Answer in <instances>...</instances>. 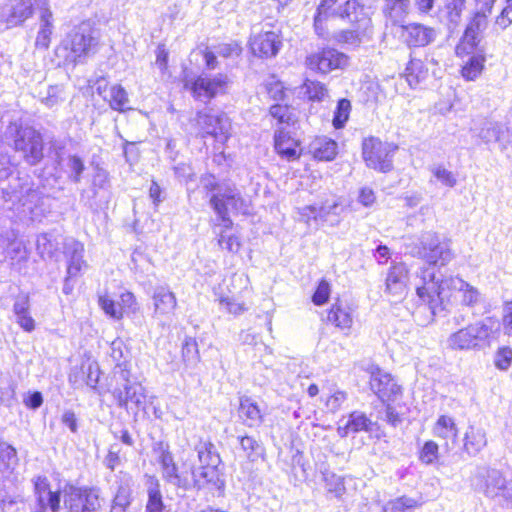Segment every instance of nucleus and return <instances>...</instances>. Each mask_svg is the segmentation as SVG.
I'll use <instances>...</instances> for the list:
<instances>
[{
    "label": "nucleus",
    "mask_w": 512,
    "mask_h": 512,
    "mask_svg": "<svg viewBox=\"0 0 512 512\" xmlns=\"http://www.w3.org/2000/svg\"><path fill=\"white\" fill-rule=\"evenodd\" d=\"M421 250L419 254L427 260L431 267L423 271V285L416 288L417 294L420 298L426 296L430 298L431 303L437 301L443 305L445 296L443 295L447 282L442 278V274L437 276L436 266L441 261L439 269L445 268L444 259L442 258V249L440 248L439 240L432 234H427L421 241Z\"/></svg>",
    "instance_id": "1"
},
{
    "label": "nucleus",
    "mask_w": 512,
    "mask_h": 512,
    "mask_svg": "<svg viewBox=\"0 0 512 512\" xmlns=\"http://www.w3.org/2000/svg\"><path fill=\"white\" fill-rule=\"evenodd\" d=\"M339 0H320L313 21L314 31L320 38H326L329 34L327 20L334 16L346 20L357 29L361 26L370 27L372 20L365 7L357 0H346L339 10L336 7Z\"/></svg>",
    "instance_id": "2"
},
{
    "label": "nucleus",
    "mask_w": 512,
    "mask_h": 512,
    "mask_svg": "<svg viewBox=\"0 0 512 512\" xmlns=\"http://www.w3.org/2000/svg\"><path fill=\"white\" fill-rule=\"evenodd\" d=\"M475 490L503 508L512 509V476L501 470L481 466L472 477Z\"/></svg>",
    "instance_id": "3"
},
{
    "label": "nucleus",
    "mask_w": 512,
    "mask_h": 512,
    "mask_svg": "<svg viewBox=\"0 0 512 512\" xmlns=\"http://www.w3.org/2000/svg\"><path fill=\"white\" fill-rule=\"evenodd\" d=\"M188 69L180 78L184 90L188 91L196 101H209L218 95L226 94L231 83L228 75L219 73L214 76L197 75L191 77Z\"/></svg>",
    "instance_id": "4"
},
{
    "label": "nucleus",
    "mask_w": 512,
    "mask_h": 512,
    "mask_svg": "<svg viewBox=\"0 0 512 512\" xmlns=\"http://www.w3.org/2000/svg\"><path fill=\"white\" fill-rule=\"evenodd\" d=\"M209 203L225 228H230L233 224L229 211L248 213V203L235 186H221L216 193L212 194Z\"/></svg>",
    "instance_id": "5"
},
{
    "label": "nucleus",
    "mask_w": 512,
    "mask_h": 512,
    "mask_svg": "<svg viewBox=\"0 0 512 512\" xmlns=\"http://www.w3.org/2000/svg\"><path fill=\"white\" fill-rule=\"evenodd\" d=\"M62 493L67 512H97L102 506L101 490L98 487L66 484Z\"/></svg>",
    "instance_id": "6"
},
{
    "label": "nucleus",
    "mask_w": 512,
    "mask_h": 512,
    "mask_svg": "<svg viewBox=\"0 0 512 512\" xmlns=\"http://www.w3.org/2000/svg\"><path fill=\"white\" fill-rule=\"evenodd\" d=\"M350 57L334 47L323 46L306 55L304 65L307 70L317 75H327L348 67Z\"/></svg>",
    "instance_id": "7"
},
{
    "label": "nucleus",
    "mask_w": 512,
    "mask_h": 512,
    "mask_svg": "<svg viewBox=\"0 0 512 512\" xmlns=\"http://www.w3.org/2000/svg\"><path fill=\"white\" fill-rule=\"evenodd\" d=\"M2 198L10 204L9 208L31 213L33 205L40 199V193L27 179L16 177L12 178L7 186L2 187Z\"/></svg>",
    "instance_id": "8"
},
{
    "label": "nucleus",
    "mask_w": 512,
    "mask_h": 512,
    "mask_svg": "<svg viewBox=\"0 0 512 512\" xmlns=\"http://www.w3.org/2000/svg\"><path fill=\"white\" fill-rule=\"evenodd\" d=\"M187 484L181 485L180 489L187 491L191 489H208L211 492H223L225 481L219 470V466L194 467L187 466L184 474Z\"/></svg>",
    "instance_id": "9"
},
{
    "label": "nucleus",
    "mask_w": 512,
    "mask_h": 512,
    "mask_svg": "<svg viewBox=\"0 0 512 512\" xmlns=\"http://www.w3.org/2000/svg\"><path fill=\"white\" fill-rule=\"evenodd\" d=\"M498 329V321L488 317L453 334L450 338V345L459 349L476 347L481 342L486 341Z\"/></svg>",
    "instance_id": "10"
},
{
    "label": "nucleus",
    "mask_w": 512,
    "mask_h": 512,
    "mask_svg": "<svg viewBox=\"0 0 512 512\" xmlns=\"http://www.w3.org/2000/svg\"><path fill=\"white\" fill-rule=\"evenodd\" d=\"M397 149L393 143L367 138L363 142V158L368 167L385 173L393 168L392 158Z\"/></svg>",
    "instance_id": "11"
},
{
    "label": "nucleus",
    "mask_w": 512,
    "mask_h": 512,
    "mask_svg": "<svg viewBox=\"0 0 512 512\" xmlns=\"http://www.w3.org/2000/svg\"><path fill=\"white\" fill-rule=\"evenodd\" d=\"M129 375L130 373L127 369L121 371L120 378L123 380V384L115 387L112 393L119 407L128 409L129 404H131V409L134 406L135 413H137L140 409H144L145 389L139 383L130 382Z\"/></svg>",
    "instance_id": "12"
},
{
    "label": "nucleus",
    "mask_w": 512,
    "mask_h": 512,
    "mask_svg": "<svg viewBox=\"0 0 512 512\" xmlns=\"http://www.w3.org/2000/svg\"><path fill=\"white\" fill-rule=\"evenodd\" d=\"M283 39L280 31L261 30L252 34L248 41L251 54L260 59L275 57L280 51Z\"/></svg>",
    "instance_id": "13"
},
{
    "label": "nucleus",
    "mask_w": 512,
    "mask_h": 512,
    "mask_svg": "<svg viewBox=\"0 0 512 512\" xmlns=\"http://www.w3.org/2000/svg\"><path fill=\"white\" fill-rule=\"evenodd\" d=\"M35 503L33 512H60L62 490L53 491L46 477L38 476L34 480Z\"/></svg>",
    "instance_id": "14"
},
{
    "label": "nucleus",
    "mask_w": 512,
    "mask_h": 512,
    "mask_svg": "<svg viewBox=\"0 0 512 512\" xmlns=\"http://www.w3.org/2000/svg\"><path fill=\"white\" fill-rule=\"evenodd\" d=\"M133 485L134 480L129 473L119 471L115 475V482L112 487L113 497L109 512H127L133 502Z\"/></svg>",
    "instance_id": "15"
},
{
    "label": "nucleus",
    "mask_w": 512,
    "mask_h": 512,
    "mask_svg": "<svg viewBox=\"0 0 512 512\" xmlns=\"http://www.w3.org/2000/svg\"><path fill=\"white\" fill-rule=\"evenodd\" d=\"M370 388L382 402H395L402 394L400 385L391 374L378 367L371 372Z\"/></svg>",
    "instance_id": "16"
},
{
    "label": "nucleus",
    "mask_w": 512,
    "mask_h": 512,
    "mask_svg": "<svg viewBox=\"0 0 512 512\" xmlns=\"http://www.w3.org/2000/svg\"><path fill=\"white\" fill-rule=\"evenodd\" d=\"M14 142L16 150L22 151L31 165L42 159L43 143L38 130H16Z\"/></svg>",
    "instance_id": "17"
},
{
    "label": "nucleus",
    "mask_w": 512,
    "mask_h": 512,
    "mask_svg": "<svg viewBox=\"0 0 512 512\" xmlns=\"http://www.w3.org/2000/svg\"><path fill=\"white\" fill-rule=\"evenodd\" d=\"M481 19L470 21L461 37L459 43L455 47L457 57L461 59L475 56L478 53H485L484 49L479 47L480 32L485 29L481 26Z\"/></svg>",
    "instance_id": "18"
},
{
    "label": "nucleus",
    "mask_w": 512,
    "mask_h": 512,
    "mask_svg": "<svg viewBox=\"0 0 512 512\" xmlns=\"http://www.w3.org/2000/svg\"><path fill=\"white\" fill-rule=\"evenodd\" d=\"M157 460L161 466L162 477L170 485L180 488L181 485L187 484L184 474L187 466L184 465L181 470L177 467L172 453L169 451L168 445L160 443L158 445Z\"/></svg>",
    "instance_id": "19"
},
{
    "label": "nucleus",
    "mask_w": 512,
    "mask_h": 512,
    "mask_svg": "<svg viewBox=\"0 0 512 512\" xmlns=\"http://www.w3.org/2000/svg\"><path fill=\"white\" fill-rule=\"evenodd\" d=\"M399 37L408 47L420 48L429 45L435 36L431 27L420 23H407L399 25Z\"/></svg>",
    "instance_id": "20"
},
{
    "label": "nucleus",
    "mask_w": 512,
    "mask_h": 512,
    "mask_svg": "<svg viewBox=\"0 0 512 512\" xmlns=\"http://www.w3.org/2000/svg\"><path fill=\"white\" fill-rule=\"evenodd\" d=\"M109 189L110 181L108 173L98 168L92 179L91 194L83 190L80 195V201L84 202L91 210H97L99 206L95 203L94 199L100 196L107 201L109 198Z\"/></svg>",
    "instance_id": "21"
},
{
    "label": "nucleus",
    "mask_w": 512,
    "mask_h": 512,
    "mask_svg": "<svg viewBox=\"0 0 512 512\" xmlns=\"http://www.w3.org/2000/svg\"><path fill=\"white\" fill-rule=\"evenodd\" d=\"M97 92L114 110L124 111L129 103L127 92L120 84L99 81Z\"/></svg>",
    "instance_id": "22"
},
{
    "label": "nucleus",
    "mask_w": 512,
    "mask_h": 512,
    "mask_svg": "<svg viewBox=\"0 0 512 512\" xmlns=\"http://www.w3.org/2000/svg\"><path fill=\"white\" fill-rule=\"evenodd\" d=\"M64 255L67 260V274L69 277H78L82 269L87 267L83 259L84 245L75 239H68L64 244Z\"/></svg>",
    "instance_id": "23"
},
{
    "label": "nucleus",
    "mask_w": 512,
    "mask_h": 512,
    "mask_svg": "<svg viewBox=\"0 0 512 512\" xmlns=\"http://www.w3.org/2000/svg\"><path fill=\"white\" fill-rule=\"evenodd\" d=\"M450 297L465 306H475L481 301L480 292L461 278H450Z\"/></svg>",
    "instance_id": "24"
},
{
    "label": "nucleus",
    "mask_w": 512,
    "mask_h": 512,
    "mask_svg": "<svg viewBox=\"0 0 512 512\" xmlns=\"http://www.w3.org/2000/svg\"><path fill=\"white\" fill-rule=\"evenodd\" d=\"M274 142L277 153L288 161L298 159L301 155L300 142L291 135L290 130H278Z\"/></svg>",
    "instance_id": "25"
},
{
    "label": "nucleus",
    "mask_w": 512,
    "mask_h": 512,
    "mask_svg": "<svg viewBox=\"0 0 512 512\" xmlns=\"http://www.w3.org/2000/svg\"><path fill=\"white\" fill-rule=\"evenodd\" d=\"M268 114L271 123L280 128L294 126L299 121L298 110L289 104L275 103L269 107Z\"/></svg>",
    "instance_id": "26"
},
{
    "label": "nucleus",
    "mask_w": 512,
    "mask_h": 512,
    "mask_svg": "<svg viewBox=\"0 0 512 512\" xmlns=\"http://www.w3.org/2000/svg\"><path fill=\"white\" fill-rule=\"evenodd\" d=\"M144 487L147 493L145 512H163L165 505L159 479L154 475H144Z\"/></svg>",
    "instance_id": "27"
},
{
    "label": "nucleus",
    "mask_w": 512,
    "mask_h": 512,
    "mask_svg": "<svg viewBox=\"0 0 512 512\" xmlns=\"http://www.w3.org/2000/svg\"><path fill=\"white\" fill-rule=\"evenodd\" d=\"M94 39L90 34L80 31H73L68 34L65 49L69 50L76 60L85 57L91 51Z\"/></svg>",
    "instance_id": "28"
},
{
    "label": "nucleus",
    "mask_w": 512,
    "mask_h": 512,
    "mask_svg": "<svg viewBox=\"0 0 512 512\" xmlns=\"http://www.w3.org/2000/svg\"><path fill=\"white\" fill-rule=\"evenodd\" d=\"M154 314L156 317L169 316L173 313L177 301L175 294L166 286L156 287L153 294Z\"/></svg>",
    "instance_id": "29"
},
{
    "label": "nucleus",
    "mask_w": 512,
    "mask_h": 512,
    "mask_svg": "<svg viewBox=\"0 0 512 512\" xmlns=\"http://www.w3.org/2000/svg\"><path fill=\"white\" fill-rule=\"evenodd\" d=\"M16 323L26 332L35 329V320L30 315V298L28 294H19L13 304Z\"/></svg>",
    "instance_id": "30"
},
{
    "label": "nucleus",
    "mask_w": 512,
    "mask_h": 512,
    "mask_svg": "<svg viewBox=\"0 0 512 512\" xmlns=\"http://www.w3.org/2000/svg\"><path fill=\"white\" fill-rule=\"evenodd\" d=\"M372 421L363 413L359 411L352 412L344 424H340L337 428V434L344 438L350 433H358L361 431H369L371 429Z\"/></svg>",
    "instance_id": "31"
},
{
    "label": "nucleus",
    "mask_w": 512,
    "mask_h": 512,
    "mask_svg": "<svg viewBox=\"0 0 512 512\" xmlns=\"http://www.w3.org/2000/svg\"><path fill=\"white\" fill-rule=\"evenodd\" d=\"M337 143L326 137H317L309 144V152L319 161H332L337 155Z\"/></svg>",
    "instance_id": "32"
},
{
    "label": "nucleus",
    "mask_w": 512,
    "mask_h": 512,
    "mask_svg": "<svg viewBox=\"0 0 512 512\" xmlns=\"http://www.w3.org/2000/svg\"><path fill=\"white\" fill-rule=\"evenodd\" d=\"M239 417L248 427H258L263 421V415L257 403L249 397L240 399Z\"/></svg>",
    "instance_id": "33"
},
{
    "label": "nucleus",
    "mask_w": 512,
    "mask_h": 512,
    "mask_svg": "<svg viewBox=\"0 0 512 512\" xmlns=\"http://www.w3.org/2000/svg\"><path fill=\"white\" fill-rule=\"evenodd\" d=\"M407 280V268L403 263L394 264L386 279V290L393 295L404 292Z\"/></svg>",
    "instance_id": "34"
},
{
    "label": "nucleus",
    "mask_w": 512,
    "mask_h": 512,
    "mask_svg": "<svg viewBox=\"0 0 512 512\" xmlns=\"http://www.w3.org/2000/svg\"><path fill=\"white\" fill-rule=\"evenodd\" d=\"M463 64L461 66L460 74L466 81H475L480 77L486 62L485 53H478L475 56L462 59Z\"/></svg>",
    "instance_id": "35"
},
{
    "label": "nucleus",
    "mask_w": 512,
    "mask_h": 512,
    "mask_svg": "<svg viewBox=\"0 0 512 512\" xmlns=\"http://www.w3.org/2000/svg\"><path fill=\"white\" fill-rule=\"evenodd\" d=\"M34 14V5L32 0H18L6 18L8 27H16L22 25L27 19Z\"/></svg>",
    "instance_id": "36"
},
{
    "label": "nucleus",
    "mask_w": 512,
    "mask_h": 512,
    "mask_svg": "<svg viewBox=\"0 0 512 512\" xmlns=\"http://www.w3.org/2000/svg\"><path fill=\"white\" fill-rule=\"evenodd\" d=\"M262 86L269 101H284L288 98L291 91V89L276 75H271Z\"/></svg>",
    "instance_id": "37"
},
{
    "label": "nucleus",
    "mask_w": 512,
    "mask_h": 512,
    "mask_svg": "<svg viewBox=\"0 0 512 512\" xmlns=\"http://www.w3.org/2000/svg\"><path fill=\"white\" fill-rule=\"evenodd\" d=\"M304 97L310 102H322L328 96L326 84L319 80L306 78L301 84Z\"/></svg>",
    "instance_id": "38"
},
{
    "label": "nucleus",
    "mask_w": 512,
    "mask_h": 512,
    "mask_svg": "<svg viewBox=\"0 0 512 512\" xmlns=\"http://www.w3.org/2000/svg\"><path fill=\"white\" fill-rule=\"evenodd\" d=\"M404 76L411 87H416L428 77V69L420 59H411L407 63Z\"/></svg>",
    "instance_id": "39"
},
{
    "label": "nucleus",
    "mask_w": 512,
    "mask_h": 512,
    "mask_svg": "<svg viewBox=\"0 0 512 512\" xmlns=\"http://www.w3.org/2000/svg\"><path fill=\"white\" fill-rule=\"evenodd\" d=\"M486 444V434L482 429L470 427L465 433L463 447L469 455H476Z\"/></svg>",
    "instance_id": "40"
},
{
    "label": "nucleus",
    "mask_w": 512,
    "mask_h": 512,
    "mask_svg": "<svg viewBox=\"0 0 512 512\" xmlns=\"http://www.w3.org/2000/svg\"><path fill=\"white\" fill-rule=\"evenodd\" d=\"M41 20L43 24L37 33L35 47L39 50H47L50 46L53 33L52 12L47 10L42 14Z\"/></svg>",
    "instance_id": "41"
},
{
    "label": "nucleus",
    "mask_w": 512,
    "mask_h": 512,
    "mask_svg": "<svg viewBox=\"0 0 512 512\" xmlns=\"http://www.w3.org/2000/svg\"><path fill=\"white\" fill-rule=\"evenodd\" d=\"M200 467L219 466L221 458L211 442H201L196 446Z\"/></svg>",
    "instance_id": "42"
},
{
    "label": "nucleus",
    "mask_w": 512,
    "mask_h": 512,
    "mask_svg": "<svg viewBox=\"0 0 512 512\" xmlns=\"http://www.w3.org/2000/svg\"><path fill=\"white\" fill-rule=\"evenodd\" d=\"M17 464L16 449L6 442H0V472L11 473Z\"/></svg>",
    "instance_id": "43"
},
{
    "label": "nucleus",
    "mask_w": 512,
    "mask_h": 512,
    "mask_svg": "<svg viewBox=\"0 0 512 512\" xmlns=\"http://www.w3.org/2000/svg\"><path fill=\"white\" fill-rule=\"evenodd\" d=\"M327 320L342 330H349L353 323L350 312L337 304L329 310Z\"/></svg>",
    "instance_id": "44"
},
{
    "label": "nucleus",
    "mask_w": 512,
    "mask_h": 512,
    "mask_svg": "<svg viewBox=\"0 0 512 512\" xmlns=\"http://www.w3.org/2000/svg\"><path fill=\"white\" fill-rule=\"evenodd\" d=\"M338 207L339 205L337 203L325 204L321 207L308 205L302 208L301 215L302 217L306 218L307 221L311 219H326V217L331 213L338 214Z\"/></svg>",
    "instance_id": "45"
},
{
    "label": "nucleus",
    "mask_w": 512,
    "mask_h": 512,
    "mask_svg": "<svg viewBox=\"0 0 512 512\" xmlns=\"http://www.w3.org/2000/svg\"><path fill=\"white\" fill-rule=\"evenodd\" d=\"M242 450L245 452L246 457L255 462L264 455V447L262 444L251 436L238 437Z\"/></svg>",
    "instance_id": "46"
},
{
    "label": "nucleus",
    "mask_w": 512,
    "mask_h": 512,
    "mask_svg": "<svg viewBox=\"0 0 512 512\" xmlns=\"http://www.w3.org/2000/svg\"><path fill=\"white\" fill-rule=\"evenodd\" d=\"M417 504L418 503L415 499L407 496H401L383 504L382 512H411Z\"/></svg>",
    "instance_id": "47"
},
{
    "label": "nucleus",
    "mask_w": 512,
    "mask_h": 512,
    "mask_svg": "<svg viewBox=\"0 0 512 512\" xmlns=\"http://www.w3.org/2000/svg\"><path fill=\"white\" fill-rule=\"evenodd\" d=\"M352 105L349 99L341 98L337 101L335 110L333 112L332 124L334 128H343L347 123Z\"/></svg>",
    "instance_id": "48"
},
{
    "label": "nucleus",
    "mask_w": 512,
    "mask_h": 512,
    "mask_svg": "<svg viewBox=\"0 0 512 512\" xmlns=\"http://www.w3.org/2000/svg\"><path fill=\"white\" fill-rule=\"evenodd\" d=\"M84 170L85 164L81 157L78 155H69L66 158L65 171L72 182L79 183L82 179V173Z\"/></svg>",
    "instance_id": "49"
},
{
    "label": "nucleus",
    "mask_w": 512,
    "mask_h": 512,
    "mask_svg": "<svg viewBox=\"0 0 512 512\" xmlns=\"http://www.w3.org/2000/svg\"><path fill=\"white\" fill-rule=\"evenodd\" d=\"M36 249L42 258H51L58 249V244L50 233H42L37 236Z\"/></svg>",
    "instance_id": "50"
},
{
    "label": "nucleus",
    "mask_w": 512,
    "mask_h": 512,
    "mask_svg": "<svg viewBox=\"0 0 512 512\" xmlns=\"http://www.w3.org/2000/svg\"><path fill=\"white\" fill-rule=\"evenodd\" d=\"M191 54H197L202 57L204 65L207 69L213 70L218 66V60L216 52L206 43L198 44L192 51Z\"/></svg>",
    "instance_id": "51"
},
{
    "label": "nucleus",
    "mask_w": 512,
    "mask_h": 512,
    "mask_svg": "<svg viewBox=\"0 0 512 512\" xmlns=\"http://www.w3.org/2000/svg\"><path fill=\"white\" fill-rule=\"evenodd\" d=\"M182 357L188 366L196 365L200 360L198 344L192 337H187L182 346Z\"/></svg>",
    "instance_id": "52"
},
{
    "label": "nucleus",
    "mask_w": 512,
    "mask_h": 512,
    "mask_svg": "<svg viewBox=\"0 0 512 512\" xmlns=\"http://www.w3.org/2000/svg\"><path fill=\"white\" fill-rule=\"evenodd\" d=\"M496 0H476V12L470 21H476L480 18L481 26H487V16L491 14L492 8Z\"/></svg>",
    "instance_id": "53"
},
{
    "label": "nucleus",
    "mask_w": 512,
    "mask_h": 512,
    "mask_svg": "<svg viewBox=\"0 0 512 512\" xmlns=\"http://www.w3.org/2000/svg\"><path fill=\"white\" fill-rule=\"evenodd\" d=\"M110 356L113 361L116 363V368L120 369V372L123 369H127L125 356H124V344L122 340L115 339L112 341L110 346Z\"/></svg>",
    "instance_id": "54"
},
{
    "label": "nucleus",
    "mask_w": 512,
    "mask_h": 512,
    "mask_svg": "<svg viewBox=\"0 0 512 512\" xmlns=\"http://www.w3.org/2000/svg\"><path fill=\"white\" fill-rule=\"evenodd\" d=\"M410 9V0H384L383 13L392 17L396 11L407 15Z\"/></svg>",
    "instance_id": "55"
},
{
    "label": "nucleus",
    "mask_w": 512,
    "mask_h": 512,
    "mask_svg": "<svg viewBox=\"0 0 512 512\" xmlns=\"http://www.w3.org/2000/svg\"><path fill=\"white\" fill-rule=\"evenodd\" d=\"M218 244L222 249L230 253H237L242 246L239 236L234 234L229 235L225 232L220 233Z\"/></svg>",
    "instance_id": "56"
},
{
    "label": "nucleus",
    "mask_w": 512,
    "mask_h": 512,
    "mask_svg": "<svg viewBox=\"0 0 512 512\" xmlns=\"http://www.w3.org/2000/svg\"><path fill=\"white\" fill-rule=\"evenodd\" d=\"M220 308L227 313L238 316L246 310L245 304L237 302L235 299L225 296L219 299Z\"/></svg>",
    "instance_id": "57"
},
{
    "label": "nucleus",
    "mask_w": 512,
    "mask_h": 512,
    "mask_svg": "<svg viewBox=\"0 0 512 512\" xmlns=\"http://www.w3.org/2000/svg\"><path fill=\"white\" fill-rule=\"evenodd\" d=\"M242 46L237 41L222 43L218 46V54L223 58L239 57L242 54Z\"/></svg>",
    "instance_id": "58"
},
{
    "label": "nucleus",
    "mask_w": 512,
    "mask_h": 512,
    "mask_svg": "<svg viewBox=\"0 0 512 512\" xmlns=\"http://www.w3.org/2000/svg\"><path fill=\"white\" fill-rule=\"evenodd\" d=\"M509 130H481L479 137L487 144L494 142L499 143L500 148L503 150L505 147L502 145V140L508 138Z\"/></svg>",
    "instance_id": "59"
},
{
    "label": "nucleus",
    "mask_w": 512,
    "mask_h": 512,
    "mask_svg": "<svg viewBox=\"0 0 512 512\" xmlns=\"http://www.w3.org/2000/svg\"><path fill=\"white\" fill-rule=\"evenodd\" d=\"M495 366L501 370H507L512 363V349L509 347L500 348L494 360Z\"/></svg>",
    "instance_id": "60"
},
{
    "label": "nucleus",
    "mask_w": 512,
    "mask_h": 512,
    "mask_svg": "<svg viewBox=\"0 0 512 512\" xmlns=\"http://www.w3.org/2000/svg\"><path fill=\"white\" fill-rule=\"evenodd\" d=\"M330 296V285L326 280H321L313 294L312 301L315 305L325 304Z\"/></svg>",
    "instance_id": "61"
},
{
    "label": "nucleus",
    "mask_w": 512,
    "mask_h": 512,
    "mask_svg": "<svg viewBox=\"0 0 512 512\" xmlns=\"http://www.w3.org/2000/svg\"><path fill=\"white\" fill-rule=\"evenodd\" d=\"M99 305L104 310V312L114 319H120L122 317L121 309L116 305V303L108 298L107 296L99 297Z\"/></svg>",
    "instance_id": "62"
},
{
    "label": "nucleus",
    "mask_w": 512,
    "mask_h": 512,
    "mask_svg": "<svg viewBox=\"0 0 512 512\" xmlns=\"http://www.w3.org/2000/svg\"><path fill=\"white\" fill-rule=\"evenodd\" d=\"M438 456V445L433 441H427L420 451V460L431 464Z\"/></svg>",
    "instance_id": "63"
},
{
    "label": "nucleus",
    "mask_w": 512,
    "mask_h": 512,
    "mask_svg": "<svg viewBox=\"0 0 512 512\" xmlns=\"http://www.w3.org/2000/svg\"><path fill=\"white\" fill-rule=\"evenodd\" d=\"M496 24L502 29L512 24V0H506V5L496 18Z\"/></svg>",
    "instance_id": "64"
}]
</instances>
